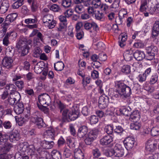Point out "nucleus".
<instances>
[{
	"mask_svg": "<svg viewBox=\"0 0 159 159\" xmlns=\"http://www.w3.org/2000/svg\"><path fill=\"white\" fill-rule=\"evenodd\" d=\"M134 84L132 82L130 83L128 85L125 84L123 83L118 82L116 85V93L115 96L117 98L119 96L122 98H126L129 97L131 94V89L134 88Z\"/></svg>",
	"mask_w": 159,
	"mask_h": 159,
	"instance_id": "f257e3e1",
	"label": "nucleus"
},
{
	"mask_svg": "<svg viewBox=\"0 0 159 159\" xmlns=\"http://www.w3.org/2000/svg\"><path fill=\"white\" fill-rule=\"evenodd\" d=\"M80 110H61L63 118L65 120H74L80 115Z\"/></svg>",
	"mask_w": 159,
	"mask_h": 159,
	"instance_id": "f03ea898",
	"label": "nucleus"
},
{
	"mask_svg": "<svg viewBox=\"0 0 159 159\" xmlns=\"http://www.w3.org/2000/svg\"><path fill=\"white\" fill-rule=\"evenodd\" d=\"M38 100L40 105L38 103L37 106L39 109H49L48 108L46 107V106L43 105H47L48 106L51 102V99L49 95L45 93L41 94L38 96Z\"/></svg>",
	"mask_w": 159,
	"mask_h": 159,
	"instance_id": "7ed1b4c3",
	"label": "nucleus"
},
{
	"mask_svg": "<svg viewBox=\"0 0 159 159\" xmlns=\"http://www.w3.org/2000/svg\"><path fill=\"white\" fill-rule=\"evenodd\" d=\"M8 137V136L7 134H2V133L0 132V144L1 145H3L1 148V151L4 153L9 151L12 147L11 143L7 142Z\"/></svg>",
	"mask_w": 159,
	"mask_h": 159,
	"instance_id": "20e7f679",
	"label": "nucleus"
},
{
	"mask_svg": "<svg viewBox=\"0 0 159 159\" xmlns=\"http://www.w3.org/2000/svg\"><path fill=\"white\" fill-rule=\"evenodd\" d=\"M20 151L27 153L28 155L32 156L36 154V150L33 145H29L27 143H20L18 146Z\"/></svg>",
	"mask_w": 159,
	"mask_h": 159,
	"instance_id": "39448f33",
	"label": "nucleus"
},
{
	"mask_svg": "<svg viewBox=\"0 0 159 159\" xmlns=\"http://www.w3.org/2000/svg\"><path fill=\"white\" fill-rule=\"evenodd\" d=\"M146 59L147 60L152 61L154 59L155 56L158 53V49L157 47L153 45L146 47Z\"/></svg>",
	"mask_w": 159,
	"mask_h": 159,
	"instance_id": "423d86ee",
	"label": "nucleus"
},
{
	"mask_svg": "<svg viewBox=\"0 0 159 159\" xmlns=\"http://www.w3.org/2000/svg\"><path fill=\"white\" fill-rule=\"evenodd\" d=\"M99 132L98 129H94L90 131L85 136L84 141L85 143L87 145L91 144L97 138Z\"/></svg>",
	"mask_w": 159,
	"mask_h": 159,
	"instance_id": "0eeeda50",
	"label": "nucleus"
},
{
	"mask_svg": "<svg viewBox=\"0 0 159 159\" xmlns=\"http://www.w3.org/2000/svg\"><path fill=\"white\" fill-rule=\"evenodd\" d=\"M157 144L156 142L153 139L148 140L146 144V150L147 152H152L156 148Z\"/></svg>",
	"mask_w": 159,
	"mask_h": 159,
	"instance_id": "6e6552de",
	"label": "nucleus"
},
{
	"mask_svg": "<svg viewBox=\"0 0 159 159\" xmlns=\"http://www.w3.org/2000/svg\"><path fill=\"white\" fill-rule=\"evenodd\" d=\"M13 60L11 57L5 56L2 60V64L3 67L10 69L13 66Z\"/></svg>",
	"mask_w": 159,
	"mask_h": 159,
	"instance_id": "1a4fd4ad",
	"label": "nucleus"
},
{
	"mask_svg": "<svg viewBox=\"0 0 159 159\" xmlns=\"http://www.w3.org/2000/svg\"><path fill=\"white\" fill-rule=\"evenodd\" d=\"M18 14L16 13H11L7 16L3 23L5 26H9L11 23L14 22Z\"/></svg>",
	"mask_w": 159,
	"mask_h": 159,
	"instance_id": "9d476101",
	"label": "nucleus"
},
{
	"mask_svg": "<svg viewBox=\"0 0 159 159\" xmlns=\"http://www.w3.org/2000/svg\"><path fill=\"white\" fill-rule=\"evenodd\" d=\"M20 94L17 92L10 93L8 99V102L11 105H13L16 102L17 103L20 99Z\"/></svg>",
	"mask_w": 159,
	"mask_h": 159,
	"instance_id": "9b49d317",
	"label": "nucleus"
},
{
	"mask_svg": "<svg viewBox=\"0 0 159 159\" xmlns=\"http://www.w3.org/2000/svg\"><path fill=\"white\" fill-rule=\"evenodd\" d=\"M32 43L31 40H27L25 38H21L17 44L16 47L18 48H23L31 45Z\"/></svg>",
	"mask_w": 159,
	"mask_h": 159,
	"instance_id": "f8f14e48",
	"label": "nucleus"
},
{
	"mask_svg": "<svg viewBox=\"0 0 159 159\" xmlns=\"http://www.w3.org/2000/svg\"><path fill=\"white\" fill-rule=\"evenodd\" d=\"M135 142L134 138L132 137H127L124 141V143L125 148L127 150H130L134 147Z\"/></svg>",
	"mask_w": 159,
	"mask_h": 159,
	"instance_id": "ddd939ff",
	"label": "nucleus"
},
{
	"mask_svg": "<svg viewBox=\"0 0 159 159\" xmlns=\"http://www.w3.org/2000/svg\"><path fill=\"white\" fill-rule=\"evenodd\" d=\"M114 156L119 157H122L124 154V150L122 145L120 144H116L114 148Z\"/></svg>",
	"mask_w": 159,
	"mask_h": 159,
	"instance_id": "4468645a",
	"label": "nucleus"
},
{
	"mask_svg": "<svg viewBox=\"0 0 159 159\" xmlns=\"http://www.w3.org/2000/svg\"><path fill=\"white\" fill-rule=\"evenodd\" d=\"M127 12L125 10H121L118 13V16L116 17L115 22L117 24L121 25L123 22V19L127 17Z\"/></svg>",
	"mask_w": 159,
	"mask_h": 159,
	"instance_id": "2eb2a0df",
	"label": "nucleus"
},
{
	"mask_svg": "<svg viewBox=\"0 0 159 159\" xmlns=\"http://www.w3.org/2000/svg\"><path fill=\"white\" fill-rule=\"evenodd\" d=\"M108 98L105 95L101 96L98 101L99 107L100 109H104L107 106Z\"/></svg>",
	"mask_w": 159,
	"mask_h": 159,
	"instance_id": "dca6fc26",
	"label": "nucleus"
},
{
	"mask_svg": "<svg viewBox=\"0 0 159 159\" xmlns=\"http://www.w3.org/2000/svg\"><path fill=\"white\" fill-rule=\"evenodd\" d=\"M55 136V129L49 127L46 129L43 133V136L47 139H53Z\"/></svg>",
	"mask_w": 159,
	"mask_h": 159,
	"instance_id": "f3484780",
	"label": "nucleus"
},
{
	"mask_svg": "<svg viewBox=\"0 0 159 159\" xmlns=\"http://www.w3.org/2000/svg\"><path fill=\"white\" fill-rule=\"evenodd\" d=\"M10 7L9 2L7 0H3L0 6V13H5L8 10Z\"/></svg>",
	"mask_w": 159,
	"mask_h": 159,
	"instance_id": "a211bd4d",
	"label": "nucleus"
},
{
	"mask_svg": "<svg viewBox=\"0 0 159 159\" xmlns=\"http://www.w3.org/2000/svg\"><path fill=\"white\" fill-rule=\"evenodd\" d=\"M113 140V137L109 135L105 136L102 138L100 140V142L102 145H107L110 143Z\"/></svg>",
	"mask_w": 159,
	"mask_h": 159,
	"instance_id": "6ab92c4d",
	"label": "nucleus"
},
{
	"mask_svg": "<svg viewBox=\"0 0 159 159\" xmlns=\"http://www.w3.org/2000/svg\"><path fill=\"white\" fill-rule=\"evenodd\" d=\"M9 138L11 142H14L19 139L20 134L17 131H14L10 134Z\"/></svg>",
	"mask_w": 159,
	"mask_h": 159,
	"instance_id": "aec40b11",
	"label": "nucleus"
},
{
	"mask_svg": "<svg viewBox=\"0 0 159 159\" xmlns=\"http://www.w3.org/2000/svg\"><path fill=\"white\" fill-rule=\"evenodd\" d=\"M133 56L138 61H141L145 57L146 58V56L143 52L138 50L133 53Z\"/></svg>",
	"mask_w": 159,
	"mask_h": 159,
	"instance_id": "412c9836",
	"label": "nucleus"
},
{
	"mask_svg": "<svg viewBox=\"0 0 159 159\" xmlns=\"http://www.w3.org/2000/svg\"><path fill=\"white\" fill-rule=\"evenodd\" d=\"M31 121L36 123L39 128H41L44 126V123L42 119L40 117H32L31 119Z\"/></svg>",
	"mask_w": 159,
	"mask_h": 159,
	"instance_id": "4be33fe9",
	"label": "nucleus"
},
{
	"mask_svg": "<svg viewBox=\"0 0 159 159\" xmlns=\"http://www.w3.org/2000/svg\"><path fill=\"white\" fill-rule=\"evenodd\" d=\"M88 131V128L85 126H83L80 128L78 130L77 135L80 138H83L86 136Z\"/></svg>",
	"mask_w": 159,
	"mask_h": 159,
	"instance_id": "5701e85b",
	"label": "nucleus"
},
{
	"mask_svg": "<svg viewBox=\"0 0 159 159\" xmlns=\"http://www.w3.org/2000/svg\"><path fill=\"white\" fill-rule=\"evenodd\" d=\"M159 34V20L155 21L152 29V35L154 37L157 36Z\"/></svg>",
	"mask_w": 159,
	"mask_h": 159,
	"instance_id": "b1692460",
	"label": "nucleus"
},
{
	"mask_svg": "<svg viewBox=\"0 0 159 159\" xmlns=\"http://www.w3.org/2000/svg\"><path fill=\"white\" fill-rule=\"evenodd\" d=\"M54 143L53 141H48L44 140L41 142V145L43 148L46 149H50L53 146Z\"/></svg>",
	"mask_w": 159,
	"mask_h": 159,
	"instance_id": "393cba45",
	"label": "nucleus"
},
{
	"mask_svg": "<svg viewBox=\"0 0 159 159\" xmlns=\"http://www.w3.org/2000/svg\"><path fill=\"white\" fill-rule=\"evenodd\" d=\"M41 63H43V64L44 63L43 62H39L35 66L34 69L35 71H37V73H40L41 71L42 75L44 76H46L48 74V70L46 69L44 70H43L42 69V68H43L42 67H41V68H39V67L38 66H39V64Z\"/></svg>",
	"mask_w": 159,
	"mask_h": 159,
	"instance_id": "a878e982",
	"label": "nucleus"
},
{
	"mask_svg": "<svg viewBox=\"0 0 159 159\" xmlns=\"http://www.w3.org/2000/svg\"><path fill=\"white\" fill-rule=\"evenodd\" d=\"M133 56V52L131 50L126 51L123 54L124 58L127 61H130L132 59Z\"/></svg>",
	"mask_w": 159,
	"mask_h": 159,
	"instance_id": "bb28decb",
	"label": "nucleus"
},
{
	"mask_svg": "<svg viewBox=\"0 0 159 159\" xmlns=\"http://www.w3.org/2000/svg\"><path fill=\"white\" fill-rule=\"evenodd\" d=\"M74 157L75 159H83L84 154L80 149H75L74 151Z\"/></svg>",
	"mask_w": 159,
	"mask_h": 159,
	"instance_id": "cd10ccee",
	"label": "nucleus"
},
{
	"mask_svg": "<svg viewBox=\"0 0 159 159\" xmlns=\"http://www.w3.org/2000/svg\"><path fill=\"white\" fill-rule=\"evenodd\" d=\"M132 113H131L130 119L132 120L136 119L137 120L139 119L140 116L139 111L138 110H132Z\"/></svg>",
	"mask_w": 159,
	"mask_h": 159,
	"instance_id": "c85d7f7f",
	"label": "nucleus"
},
{
	"mask_svg": "<svg viewBox=\"0 0 159 159\" xmlns=\"http://www.w3.org/2000/svg\"><path fill=\"white\" fill-rule=\"evenodd\" d=\"M64 67L63 63L61 61L54 63V67L55 70L58 71H61L63 70Z\"/></svg>",
	"mask_w": 159,
	"mask_h": 159,
	"instance_id": "c756f323",
	"label": "nucleus"
},
{
	"mask_svg": "<svg viewBox=\"0 0 159 159\" xmlns=\"http://www.w3.org/2000/svg\"><path fill=\"white\" fill-rule=\"evenodd\" d=\"M141 127V124L137 121H133L131 123L130 125L131 129L135 130H139Z\"/></svg>",
	"mask_w": 159,
	"mask_h": 159,
	"instance_id": "7c9ffc66",
	"label": "nucleus"
},
{
	"mask_svg": "<svg viewBox=\"0 0 159 159\" xmlns=\"http://www.w3.org/2000/svg\"><path fill=\"white\" fill-rule=\"evenodd\" d=\"M32 47V45L27 46L24 47L19 48L21 51V55L22 56H24L27 54L29 53V51L30 49Z\"/></svg>",
	"mask_w": 159,
	"mask_h": 159,
	"instance_id": "2f4dec72",
	"label": "nucleus"
},
{
	"mask_svg": "<svg viewBox=\"0 0 159 159\" xmlns=\"http://www.w3.org/2000/svg\"><path fill=\"white\" fill-rule=\"evenodd\" d=\"M67 145L70 148H72L75 146V139L72 137H68L66 139Z\"/></svg>",
	"mask_w": 159,
	"mask_h": 159,
	"instance_id": "473e14b6",
	"label": "nucleus"
},
{
	"mask_svg": "<svg viewBox=\"0 0 159 159\" xmlns=\"http://www.w3.org/2000/svg\"><path fill=\"white\" fill-rule=\"evenodd\" d=\"M53 19V16L50 14H47L44 16L43 18V22L46 25Z\"/></svg>",
	"mask_w": 159,
	"mask_h": 159,
	"instance_id": "72a5a7b5",
	"label": "nucleus"
},
{
	"mask_svg": "<svg viewBox=\"0 0 159 159\" xmlns=\"http://www.w3.org/2000/svg\"><path fill=\"white\" fill-rule=\"evenodd\" d=\"M51 155L53 159H60L61 158L60 152L56 150H54L52 151Z\"/></svg>",
	"mask_w": 159,
	"mask_h": 159,
	"instance_id": "f704fd0d",
	"label": "nucleus"
},
{
	"mask_svg": "<svg viewBox=\"0 0 159 159\" xmlns=\"http://www.w3.org/2000/svg\"><path fill=\"white\" fill-rule=\"evenodd\" d=\"M6 52L8 57H12L13 56L14 53V48L12 46H9L6 49Z\"/></svg>",
	"mask_w": 159,
	"mask_h": 159,
	"instance_id": "c9c22d12",
	"label": "nucleus"
},
{
	"mask_svg": "<svg viewBox=\"0 0 159 159\" xmlns=\"http://www.w3.org/2000/svg\"><path fill=\"white\" fill-rule=\"evenodd\" d=\"M121 70L122 72L125 74H129L131 72L130 66L128 65H124L122 67Z\"/></svg>",
	"mask_w": 159,
	"mask_h": 159,
	"instance_id": "e433bc0d",
	"label": "nucleus"
},
{
	"mask_svg": "<svg viewBox=\"0 0 159 159\" xmlns=\"http://www.w3.org/2000/svg\"><path fill=\"white\" fill-rule=\"evenodd\" d=\"M42 51L38 47H36L33 54V56L35 57H38L41 53Z\"/></svg>",
	"mask_w": 159,
	"mask_h": 159,
	"instance_id": "4c0bfd02",
	"label": "nucleus"
},
{
	"mask_svg": "<svg viewBox=\"0 0 159 159\" xmlns=\"http://www.w3.org/2000/svg\"><path fill=\"white\" fill-rule=\"evenodd\" d=\"M24 0H18L14 3L12 5L13 8L14 9H17L21 6L23 4Z\"/></svg>",
	"mask_w": 159,
	"mask_h": 159,
	"instance_id": "58836bf2",
	"label": "nucleus"
},
{
	"mask_svg": "<svg viewBox=\"0 0 159 159\" xmlns=\"http://www.w3.org/2000/svg\"><path fill=\"white\" fill-rule=\"evenodd\" d=\"M6 88L7 90H8L9 92H10V93L16 92V87L14 84H11L8 85H7Z\"/></svg>",
	"mask_w": 159,
	"mask_h": 159,
	"instance_id": "ea45409f",
	"label": "nucleus"
},
{
	"mask_svg": "<svg viewBox=\"0 0 159 159\" xmlns=\"http://www.w3.org/2000/svg\"><path fill=\"white\" fill-rule=\"evenodd\" d=\"M11 34L7 33L3 39V44L6 46H8L10 43L9 40V38Z\"/></svg>",
	"mask_w": 159,
	"mask_h": 159,
	"instance_id": "a19ab883",
	"label": "nucleus"
},
{
	"mask_svg": "<svg viewBox=\"0 0 159 159\" xmlns=\"http://www.w3.org/2000/svg\"><path fill=\"white\" fill-rule=\"evenodd\" d=\"M75 11L77 13L80 14L84 11L83 6L81 4L76 5L75 7Z\"/></svg>",
	"mask_w": 159,
	"mask_h": 159,
	"instance_id": "79ce46f5",
	"label": "nucleus"
},
{
	"mask_svg": "<svg viewBox=\"0 0 159 159\" xmlns=\"http://www.w3.org/2000/svg\"><path fill=\"white\" fill-rule=\"evenodd\" d=\"M16 120L20 126H22L26 121V119L22 117H20L18 119L16 118Z\"/></svg>",
	"mask_w": 159,
	"mask_h": 159,
	"instance_id": "37998d69",
	"label": "nucleus"
},
{
	"mask_svg": "<svg viewBox=\"0 0 159 159\" xmlns=\"http://www.w3.org/2000/svg\"><path fill=\"white\" fill-rule=\"evenodd\" d=\"M89 120L90 124L92 125L97 123L98 121V119L97 116L93 115L91 116Z\"/></svg>",
	"mask_w": 159,
	"mask_h": 159,
	"instance_id": "c03bdc74",
	"label": "nucleus"
},
{
	"mask_svg": "<svg viewBox=\"0 0 159 159\" xmlns=\"http://www.w3.org/2000/svg\"><path fill=\"white\" fill-rule=\"evenodd\" d=\"M151 133L153 136H156L159 134V127L155 126L152 128L151 130Z\"/></svg>",
	"mask_w": 159,
	"mask_h": 159,
	"instance_id": "a18cd8bd",
	"label": "nucleus"
},
{
	"mask_svg": "<svg viewBox=\"0 0 159 159\" xmlns=\"http://www.w3.org/2000/svg\"><path fill=\"white\" fill-rule=\"evenodd\" d=\"M71 4V0H62L61 5L65 7H70Z\"/></svg>",
	"mask_w": 159,
	"mask_h": 159,
	"instance_id": "49530a36",
	"label": "nucleus"
},
{
	"mask_svg": "<svg viewBox=\"0 0 159 159\" xmlns=\"http://www.w3.org/2000/svg\"><path fill=\"white\" fill-rule=\"evenodd\" d=\"M15 84L19 89H22L24 87V82L22 80H18L15 81Z\"/></svg>",
	"mask_w": 159,
	"mask_h": 159,
	"instance_id": "de8ad7c7",
	"label": "nucleus"
},
{
	"mask_svg": "<svg viewBox=\"0 0 159 159\" xmlns=\"http://www.w3.org/2000/svg\"><path fill=\"white\" fill-rule=\"evenodd\" d=\"M132 110H118L121 114H122L125 116H130Z\"/></svg>",
	"mask_w": 159,
	"mask_h": 159,
	"instance_id": "09e8293b",
	"label": "nucleus"
},
{
	"mask_svg": "<svg viewBox=\"0 0 159 159\" xmlns=\"http://www.w3.org/2000/svg\"><path fill=\"white\" fill-rule=\"evenodd\" d=\"M105 130L107 134H111L113 132V127L111 125H107L105 127Z\"/></svg>",
	"mask_w": 159,
	"mask_h": 159,
	"instance_id": "8fccbe9b",
	"label": "nucleus"
},
{
	"mask_svg": "<svg viewBox=\"0 0 159 159\" xmlns=\"http://www.w3.org/2000/svg\"><path fill=\"white\" fill-rule=\"evenodd\" d=\"M158 76L157 74L153 75L150 79V83L151 84H154L157 81Z\"/></svg>",
	"mask_w": 159,
	"mask_h": 159,
	"instance_id": "3c124183",
	"label": "nucleus"
},
{
	"mask_svg": "<svg viewBox=\"0 0 159 159\" xmlns=\"http://www.w3.org/2000/svg\"><path fill=\"white\" fill-rule=\"evenodd\" d=\"M105 154L107 157H111L114 155V149L106 150Z\"/></svg>",
	"mask_w": 159,
	"mask_h": 159,
	"instance_id": "603ef678",
	"label": "nucleus"
},
{
	"mask_svg": "<svg viewBox=\"0 0 159 159\" xmlns=\"http://www.w3.org/2000/svg\"><path fill=\"white\" fill-rule=\"evenodd\" d=\"M96 19L101 20L103 19V14L102 12L100 13L99 11H98L95 14Z\"/></svg>",
	"mask_w": 159,
	"mask_h": 159,
	"instance_id": "864d4df0",
	"label": "nucleus"
},
{
	"mask_svg": "<svg viewBox=\"0 0 159 159\" xmlns=\"http://www.w3.org/2000/svg\"><path fill=\"white\" fill-rule=\"evenodd\" d=\"M7 80L4 77H2L0 78V87H4L5 86L6 84ZM2 88H0L2 89Z\"/></svg>",
	"mask_w": 159,
	"mask_h": 159,
	"instance_id": "5fc2aeb1",
	"label": "nucleus"
},
{
	"mask_svg": "<svg viewBox=\"0 0 159 159\" xmlns=\"http://www.w3.org/2000/svg\"><path fill=\"white\" fill-rule=\"evenodd\" d=\"M107 57L106 54L102 52L99 54L98 59L100 61H105L107 59Z\"/></svg>",
	"mask_w": 159,
	"mask_h": 159,
	"instance_id": "6e6d98bb",
	"label": "nucleus"
},
{
	"mask_svg": "<svg viewBox=\"0 0 159 159\" xmlns=\"http://www.w3.org/2000/svg\"><path fill=\"white\" fill-rule=\"evenodd\" d=\"M50 9L54 12H58L61 10L58 6L56 4L52 5L50 7Z\"/></svg>",
	"mask_w": 159,
	"mask_h": 159,
	"instance_id": "4d7b16f0",
	"label": "nucleus"
},
{
	"mask_svg": "<svg viewBox=\"0 0 159 159\" xmlns=\"http://www.w3.org/2000/svg\"><path fill=\"white\" fill-rule=\"evenodd\" d=\"M76 31V37L77 39L79 40L81 39L84 35V32L82 30L78 31Z\"/></svg>",
	"mask_w": 159,
	"mask_h": 159,
	"instance_id": "13d9d810",
	"label": "nucleus"
},
{
	"mask_svg": "<svg viewBox=\"0 0 159 159\" xmlns=\"http://www.w3.org/2000/svg\"><path fill=\"white\" fill-rule=\"evenodd\" d=\"M92 4L96 8L99 7L101 5L100 0H93Z\"/></svg>",
	"mask_w": 159,
	"mask_h": 159,
	"instance_id": "bf43d9fd",
	"label": "nucleus"
},
{
	"mask_svg": "<svg viewBox=\"0 0 159 159\" xmlns=\"http://www.w3.org/2000/svg\"><path fill=\"white\" fill-rule=\"evenodd\" d=\"M56 24V21L53 19L51 21H50L48 23H47L46 25L49 27V28L52 29L55 26Z\"/></svg>",
	"mask_w": 159,
	"mask_h": 159,
	"instance_id": "052dcab7",
	"label": "nucleus"
},
{
	"mask_svg": "<svg viewBox=\"0 0 159 159\" xmlns=\"http://www.w3.org/2000/svg\"><path fill=\"white\" fill-rule=\"evenodd\" d=\"M30 5H31L32 11L33 12L35 11L38 8L37 2L35 1H33V3Z\"/></svg>",
	"mask_w": 159,
	"mask_h": 159,
	"instance_id": "680f3d73",
	"label": "nucleus"
},
{
	"mask_svg": "<svg viewBox=\"0 0 159 159\" xmlns=\"http://www.w3.org/2000/svg\"><path fill=\"white\" fill-rule=\"evenodd\" d=\"M93 154L95 157H98L101 155L99 151L97 148L94 149L93 150Z\"/></svg>",
	"mask_w": 159,
	"mask_h": 159,
	"instance_id": "e2e57ef3",
	"label": "nucleus"
},
{
	"mask_svg": "<svg viewBox=\"0 0 159 159\" xmlns=\"http://www.w3.org/2000/svg\"><path fill=\"white\" fill-rule=\"evenodd\" d=\"M88 12L89 14L93 15L96 12V11L92 7H89L87 8Z\"/></svg>",
	"mask_w": 159,
	"mask_h": 159,
	"instance_id": "0e129e2a",
	"label": "nucleus"
},
{
	"mask_svg": "<svg viewBox=\"0 0 159 159\" xmlns=\"http://www.w3.org/2000/svg\"><path fill=\"white\" fill-rule=\"evenodd\" d=\"M90 79L89 77H86L85 78L84 77L83 78L82 80L83 85L84 86H86L87 84H89L90 82Z\"/></svg>",
	"mask_w": 159,
	"mask_h": 159,
	"instance_id": "69168bd1",
	"label": "nucleus"
},
{
	"mask_svg": "<svg viewBox=\"0 0 159 159\" xmlns=\"http://www.w3.org/2000/svg\"><path fill=\"white\" fill-rule=\"evenodd\" d=\"M12 156L11 155L7 154H1L0 156V159H11Z\"/></svg>",
	"mask_w": 159,
	"mask_h": 159,
	"instance_id": "338daca9",
	"label": "nucleus"
},
{
	"mask_svg": "<svg viewBox=\"0 0 159 159\" xmlns=\"http://www.w3.org/2000/svg\"><path fill=\"white\" fill-rule=\"evenodd\" d=\"M147 159H159V153H155L151 155Z\"/></svg>",
	"mask_w": 159,
	"mask_h": 159,
	"instance_id": "774afa93",
	"label": "nucleus"
}]
</instances>
